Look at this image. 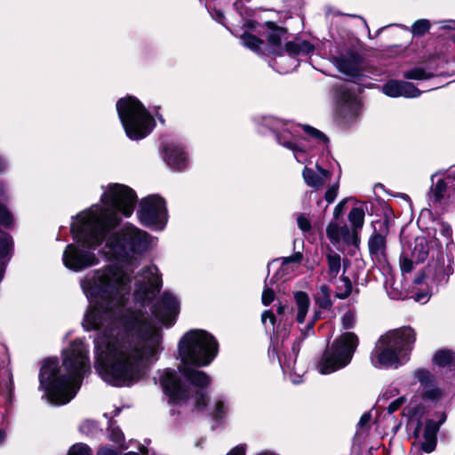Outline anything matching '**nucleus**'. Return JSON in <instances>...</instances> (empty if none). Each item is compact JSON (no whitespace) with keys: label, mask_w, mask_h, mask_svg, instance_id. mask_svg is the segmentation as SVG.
Masks as SVG:
<instances>
[{"label":"nucleus","mask_w":455,"mask_h":455,"mask_svg":"<svg viewBox=\"0 0 455 455\" xmlns=\"http://www.w3.org/2000/svg\"><path fill=\"white\" fill-rule=\"evenodd\" d=\"M90 372L89 347L82 339H76L62 350L61 365L56 359L42 363L40 388L50 403L63 405L75 397L82 379Z\"/></svg>","instance_id":"3"},{"label":"nucleus","mask_w":455,"mask_h":455,"mask_svg":"<svg viewBox=\"0 0 455 455\" xmlns=\"http://www.w3.org/2000/svg\"><path fill=\"white\" fill-rule=\"evenodd\" d=\"M116 109L126 135L131 140H141L152 132L155 121L136 98L119 100Z\"/></svg>","instance_id":"6"},{"label":"nucleus","mask_w":455,"mask_h":455,"mask_svg":"<svg viewBox=\"0 0 455 455\" xmlns=\"http://www.w3.org/2000/svg\"><path fill=\"white\" fill-rule=\"evenodd\" d=\"M12 217L9 211L2 204H0V224L8 226L12 223Z\"/></svg>","instance_id":"41"},{"label":"nucleus","mask_w":455,"mask_h":455,"mask_svg":"<svg viewBox=\"0 0 455 455\" xmlns=\"http://www.w3.org/2000/svg\"><path fill=\"white\" fill-rule=\"evenodd\" d=\"M336 97L339 101L344 105L354 108L358 105L356 96L347 87H340L337 90Z\"/></svg>","instance_id":"26"},{"label":"nucleus","mask_w":455,"mask_h":455,"mask_svg":"<svg viewBox=\"0 0 455 455\" xmlns=\"http://www.w3.org/2000/svg\"><path fill=\"white\" fill-rule=\"evenodd\" d=\"M0 391H2V387L0 386Z\"/></svg>","instance_id":"62"},{"label":"nucleus","mask_w":455,"mask_h":455,"mask_svg":"<svg viewBox=\"0 0 455 455\" xmlns=\"http://www.w3.org/2000/svg\"><path fill=\"white\" fill-rule=\"evenodd\" d=\"M404 77L407 79H415V80H425L430 77L428 74L422 68H414L410 71H407L404 74Z\"/></svg>","instance_id":"34"},{"label":"nucleus","mask_w":455,"mask_h":455,"mask_svg":"<svg viewBox=\"0 0 455 455\" xmlns=\"http://www.w3.org/2000/svg\"><path fill=\"white\" fill-rule=\"evenodd\" d=\"M138 218L142 225L162 230L168 220L164 199L158 195H150L143 198L140 204Z\"/></svg>","instance_id":"9"},{"label":"nucleus","mask_w":455,"mask_h":455,"mask_svg":"<svg viewBox=\"0 0 455 455\" xmlns=\"http://www.w3.org/2000/svg\"><path fill=\"white\" fill-rule=\"evenodd\" d=\"M339 187V182H335L331 186H330L326 190L324 199L327 201L328 204H331L336 199Z\"/></svg>","instance_id":"38"},{"label":"nucleus","mask_w":455,"mask_h":455,"mask_svg":"<svg viewBox=\"0 0 455 455\" xmlns=\"http://www.w3.org/2000/svg\"><path fill=\"white\" fill-rule=\"evenodd\" d=\"M365 212L362 207H354L348 213V220L352 226L353 232L360 230L364 223Z\"/></svg>","instance_id":"24"},{"label":"nucleus","mask_w":455,"mask_h":455,"mask_svg":"<svg viewBox=\"0 0 455 455\" xmlns=\"http://www.w3.org/2000/svg\"><path fill=\"white\" fill-rule=\"evenodd\" d=\"M331 283L336 285V297L346 299L352 292V283L348 277L342 275L340 278L333 280Z\"/></svg>","instance_id":"22"},{"label":"nucleus","mask_w":455,"mask_h":455,"mask_svg":"<svg viewBox=\"0 0 455 455\" xmlns=\"http://www.w3.org/2000/svg\"><path fill=\"white\" fill-rule=\"evenodd\" d=\"M382 92L389 97L415 98L420 95V91L411 83L389 81L382 86Z\"/></svg>","instance_id":"12"},{"label":"nucleus","mask_w":455,"mask_h":455,"mask_svg":"<svg viewBox=\"0 0 455 455\" xmlns=\"http://www.w3.org/2000/svg\"><path fill=\"white\" fill-rule=\"evenodd\" d=\"M331 291L329 286L323 284L320 287L319 292L316 297V303L321 308H330L332 305L331 301Z\"/></svg>","instance_id":"27"},{"label":"nucleus","mask_w":455,"mask_h":455,"mask_svg":"<svg viewBox=\"0 0 455 455\" xmlns=\"http://www.w3.org/2000/svg\"><path fill=\"white\" fill-rule=\"evenodd\" d=\"M267 319L269 320L270 326L274 327L275 323V315L273 314V312L270 310H265L262 313L261 321L265 326L267 325Z\"/></svg>","instance_id":"44"},{"label":"nucleus","mask_w":455,"mask_h":455,"mask_svg":"<svg viewBox=\"0 0 455 455\" xmlns=\"http://www.w3.org/2000/svg\"><path fill=\"white\" fill-rule=\"evenodd\" d=\"M5 434L3 430L0 429V443L4 440Z\"/></svg>","instance_id":"59"},{"label":"nucleus","mask_w":455,"mask_h":455,"mask_svg":"<svg viewBox=\"0 0 455 455\" xmlns=\"http://www.w3.org/2000/svg\"><path fill=\"white\" fill-rule=\"evenodd\" d=\"M95 427V426H94V423H92V422H91V421H86V422H84V423L80 427V429H81V431L84 432V431H85V430H84V428H85V427Z\"/></svg>","instance_id":"55"},{"label":"nucleus","mask_w":455,"mask_h":455,"mask_svg":"<svg viewBox=\"0 0 455 455\" xmlns=\"http://www.w3.org/2000/svg\"><path fill=\"white\" fill-rule=\"evenodd\" d=\"M446 188V184L443 180H438L432 191L435 201H440L443 196V192Z\"/></svg>","instance_id":"42"},{"label":"nucleus","mask_w":455,"mask_h":455,"mask_svg":"<svg viewBox=\"0 0 455 455\" xmlns=\"http://www.w3.org/2000/svg\"><path fill=\"white\" fill-rule=\"evenodd\" d=\"M426 299H427V295L426 294H421V295H417L416 298H415V300L422 301V300H425Z\"/></svg>","instance_id":"58"},{"label":"nucleus","mask_w":455,"mask_h":455,"mask_svg":"<svg viewBox=\"0 0 455 455\" xmlns=\"http://www.w3.org/2000/svg\"><path fill=\"white\" fill-rule=\"evenodd\" d=\"M280 363H281L282 367H287L288 369H291L293 366L294 362L289 361L287 363H282V361L280 360Z\"/></svg>","instance_id":"56"},{"label":"nucleus","mask_w":455,"mask_h":455,"mask_svg":"<svg viewBox=\"0 0 455 455\" xmlns=\"http://www.w3.org/2000/svg\"><path fill=\"white\" fill-rule=\"evenodd\" d=\"M304 131L309 135L311 136L313 139H315L316 140H319L323 143H326L327 142V138L326 136L321 132L320 131L311 127V126H308V125H305L303 127Z\"/></svg>","instance_id":"37"},{"label":"nucleus","mask_w":455,"mask_h":455,"mask_svg":"<svg viewBox=\"0 0 455 455\" xmlns=\"http://www.w3.org/2000/svg\"><path fill=\"white\" fill-rule=\"evenodd\" d=\"M241 41L245 47L254 52H259L264 44L262 40L249 33H244L241 36Z\"/></svg>","instance_id":"29"},{"label":"nucleus","mask_w":455,"mask_h":455,"mask_svg":"<svg viewBox=\"0 0 455 455\" xmlns=\"http://www.w3.org/2000/svg\"><path fill=\"white\" fill-rule=\"evenodd\" d=\"M415 282H416V283H419V282H420V280H419V279H416V280H415Z\"/></svg>","instance_id":"61"},{"label":"nucleus","mask_w":455,"mask_h":455,"mask_svg":"<svg viewBox=\"0 0 455 455\" xmlns=\"http://www.w3.org/2000/svg\"><path fill=\"white\" fill-rule=\"evenodd\" d=\"M212 16L220 23H223L224 20V14L220 10H214L211 12Z\"/></svg>","instance_id":"50"},{"label":"nucleus","mask_w":455,"mask_h":455,"mask_svg":"<svg viewBox=\"0 0 455 455\" xmlns=\"http://www.w3.org/2000/svg\"><path fill=\"white\" fill-rule=\"evenodd\" d=\"M359 339L354 332L347 331L339 335L329 346L321 360L317 369L321 374H330L348 365L358 347Z\"/></svg>","instance_id":"7"},{"label":"nucleus","mask_w":455,"mask_h":455,"mask_svg":"<svg viewBox=\"0 0 455 455\" xmlns=\"http://www.w3.org/2000/svg\"><path fill=\"white\" fill-rule=\"evenodd\" d=\"M314 50L313 45L307 41L289 42L285 44V51L290 55H299L302 53H309Z\"/></svg>","instance_id":"21"},{"label":"nucleus","mask_w":455,"mask_h":455,"mask_svg":"<svg viewBox=\"0 0 455 455\" xmlns=\"http://www.w3.org/2000/svg\"><path fill=\"white\" fill-rule=\"evenodd\" d=\"M435 427L433 426L432 423H428L426 426L425 431H424V437L425 441L421 444V448L424 451L429 453L433 451L436 445V439H435Z\"/></svg>","instance_id":"23"},{"label":"nucleus","mask_w":455,"mask_h":455,"mask_svg":"<svg viewBox=\"0 0 455 455\" xmlns=\"http://www.w3.org/2000/svg\"><path fill=\"white\" fill-rule=\"evenodd\" d=\"M342 326L344 329L348 330L354 327L355 323V315L353 312H347L341 319Z\"/></svg>","instance_id":"39"},{"label":"nucleus","mask_w":455,"mask_h":455,"mask_svg":"<svg viewBox=\"0 0 455 455\" xmlns=\"http://www.w3.org/2000/svg\"><path fill=\"white\" fill-rule=\"evenodd\" d=\"M143 277L147 280V285L151 292L159 291L162 286V280L156 266L148 267L143 272Z\"/></svg>","instance_id":"18"},{"label":"nucleus","mask_w":455,"mask_h":455,"mask_svg":"<svg viewBox=\"0 0 455 455\" xmlns=\"http://www.w3.org/2000/svg\"><path fill=\"white\" fill-rule=\"evenodd\" d=\"M416 340L411 327H403L387 332L378 340L371 354V362L377 368H396L405 361Z\"/></svg>","instance_id":"5"},{"label":"nucleus","mask_w":455,"mask_h":455,"mask_svg":"<svg viewBox=\"0 0 455 455\" xmlns=\"http://www.w3.org/2000/svg\"><path fill=\"white\" fill-rule=\"evenodd\" d=\"M229 405L227 400L220 397L216 399L212 411V416L215 419H223L228 412Z\"/></svg>","instance_id":"28"},{"label":"nucleus","mask_w":455,"mask_h":455,"mask_svg":"<svg viewBox=\"0 0 455 455\" xmlns=\"http://www.w3.org/2000/svg\"><path fill=\"white\" fill-rule=\"evenodd\" d=\"M400 267L403 274L411 273L413 269V260L405 255L400 257Z\"/></svg>","instance_id":"40"},{"label":"nucleus","mask_w":455,"mask_h":455,"mask_svg":"<svg viewBox=\"0 0 455 455\" xmlns=\"http://www.w3.org/2000/svg\"><path fill=\"white\" fill-rule=\"evenodd\" d=\"M340 256L339 254L331 251L327 254V262H328V280L330 283H332L333 280H336L338 274L340 270Z\"/></svg>","instance_id":"20"},{"label":"nucleus","mask_w":455,"mask_h":455,"mask_svg":"<svg viewBox=\"0 0 455 455\" xmlns=\"http://www.w3.org/2000/svg\"><path fill=\"white\" fill-rule=\"evenodd\" d=\"M317 172L313 169L305 167L302 172L306 184L315 189L322 188L331 180V173L316 164Z\"/></svg>","instance_id":"14"},{"label":"nucleus","mask_w":455,"mask_h":455,"mask_svg":"<svg viewBox=\"0 0 455 455\" xmlns=\"http://www.w3.org/2000/svg\"><path fill=\"white\" fill-rule=\"evenodd\" d=\"M453 41L455 42V37H454Z\"/></svg>","instance_id":"63"},{"label":"nucleus","mask_w":455,"mask_h":455,"mask_svg":"<svg viewBox=\"0 0 455 455\" xmlns=\"http://www.w3.org/2000/svg\"><path fill=\"white\" fill-rule=\"evenodd\" d=\"M294 299L297 307V322L299 323H303L310 305L309 297L304 291H297L294 294Z\"/></svg>","instance_id":"17"},{"label":"nucleus","mask_w":455,"mask_h":455,"mask_svg":"<svg viewBox=\"0 0 455 455\" xmlns=\"http://www.w3.org/2000/svg\"><path fill=\"white\" fill-rule=\"evenodd\" d=\"M370 253L374 257H381L384 255L386 249V237L381 234H374L368 242Z\"/></svg>","instance_id":"19"},{"label":"nucleus","mask_w":455,"mask_h":455,"mask_svg":"<svg viewBox=\"0 0 455 455\" xmlns=\"http://www.w3.org/2000/svg\"><path fill=\"white\" fill-rule=\"evenodd\" d=\"M405 399L404 397H399L393 401L387 407V411L389 413H392L395 411H397L401 405L404 403Z\"/></svg>","instance_id":"46"},{"label":"nucleus","mask_w":455,"mask_h":455,"mask_svg":"<svg viewBox=\"0 0 455 455\" xmlns=\"http://www.w3.org/2000/svg\"><path fill=\"white\" fill-rule=\"evenodd\" d=\"M319 319V315L317 313L315 314V316H314V319H313V322L311 323V327L313 326L314 323Z\"/></svg>","instance_id":"60"},{"label":"nucleus","mask_w":455,"mask_h":455,"mask_svg":"<svg viewBox=\"0 0 455 455\" xmlns=\"http://www.w3.org/2000/svg\"><path fill=\"white\" fill-rule=\"evenodd\" d=\"M68 455H92V451L86 444L79 443L69 449Z\"/></svg>","instance_id":"35"},{"label":"nucleus","mask_w":455,"mask_h":455,"mask_svg":"<svg viewBox=\"0 0 455 455\" xmlns=\"http://www.w3.org/2000/svg\"><path fill=\"white\" fill-rule=\"evenodd\" d=\"M430 28V22L427 20H419L411 27V33L414 36H422Z\"/></svg>","instance_id":"30"},{"label":"nucleus","mask_w":455,"mask_h":455,"mask_svg":"<svg viewBox=\"0 0 455 455\" xmlns=\"http://www.w3.org/2000/svg\"><path fill=\"white\" fill-rule=\"evenodd\" d=\"M160 383L164 394L169 397L170 403L182 404L191 400L198 410L204 409L206 406V393L202 389H198L195 391L193 395L189 396L190 391L182 387L180 379L174 371L164 370L161 374Z\"/></svg>","instance_id":"8"},{"label":"nucleus","mask_w":455,"mask_h":455,"mask_svg":"<svg viewBox=\"0 0 455 455\" xmlns=\"http://www.w3.org/2000/svg\"><path fill=\"white\" fill-rule=\"evenodd\" d=\"M361 57L355 52H348L335 60L338 69L349 76H356L360 72Z\"/></svg>","instance_id":"13"},{"label":"nucleus","mask_w":455,"mask_h":455,"mask_svg":"<svg viewBox=\"0 0 455 455\" xmlns=\"http://www.w3.org/2000/svg\"><path fill=\"white\" fill-rule=\"evenodd\" d=\"M272 130L276 134L277 142L283 147L291 150L295 159L299 163L305 164L304 151L294 141L296 136L291 131V125L276 119L273 121Z\"/></svg>","instance_id":"10"},{"label":"nucleus","mask_w":455,"mask_h":455,"mask_svg":"<svg viewBox=\"0 0 455 455\" xmlns=\"http://www.w3.org/2000/svg\"><path fill=\"white\" fill-rule=\"evenodd\" d=\"M217 354L218 343L212 335L203 330H191L179 342V355L183 363L179 369L195 387H204L209 385L210 378L204 371L187 365L206 366Z\"/></svg>","instance_id":"4"},{"label":"nucleus","mask_w":455,"mask_h":455,"mask_svg":"<svg viewBox=\"0 0 455 455\" xmlns=\"http://www.w3.org/2000/svg\"><path fill=\"white\" fill-rule=\"evenodd\" d=\"M4 373L7 376V382L5 383V389L6 390H11V387H12L11 374L7 371H5Z\"/></svg>","instance_id":"54"},{"label":"nucleus","mask_w":455,"mask_h":455,"mask_svg":"<svg viewBox=\"0 0 455 455\" xmlns=\"http://www.w3.org/2000/svg\"><path fill=\"white\" fill-rule=\"evenodd\" d=\"M346 204H347V200L343 199L335 206L334 211H333V216L335 219L339 218V216L343 213Z\"/></svg>","instance_id":"47"},{"label":"nucleus","mask_w":455,"mask_h":455,"mask_svg":"<svg viewBox=\"0 0 455 455\" xmlns=\"http://www.w3.org/2000/svg\"><path fill=\"white\" fill-rule=\"evenodd\" d=\"M287 310H288V306L286 304H282V303H280L276 308L277 314L279 315H283Z\"/></svg>","instance_id":"52"},{"label":"nucleus","mask_w":455,"mask_h":455,"mask_svg":"<svg viewBox=\"0 0 455 455\" xmlns=\"http://www.w3.org/2000/svg\"><path fill=\"white\" fill-rule=\"evenodd\" d=\"M165 161L167 164L173 170H183L188 164L187 156L184 151L176 146L166 148Z\"/></svg>","instance_id":"15"},{"label":"nucleus","mask_w":455,"mask_h":455,"mask_svg":"<svg viewBox=\"0 0 455 455\" xmlns=\"http://www.w3.org/2000/svg\"><path fill=\"white\" fill-rule=\"evenodd\" d=\"M103 188L102 206L92 205L80 212L71 224L76 243L66 247L62 260L65 267L73 271H81L98 263L95 254L84 248L100 247V251L108 259L133 264L151 244L149 235L132 225H126L117 234L108 236L109 229L116 227L122 217L132 214L137 196L132 188L123 184H109Z\"/></svg>","instance_id":"2"},{"label":"nucleus","mask_w":455,"mask_h":455,"mask_svg":"<svg viewBox=\"0 0 455 455\" xmlns=\"http://www.w3.org/2000/svg\"><path fill=\"white\" fill-rule=\"evenodd\" d=\"M285 34V31L283 28H274L268 34L267 39L269 44L274 47H280L282 37Z\"/></svg>","instance_id":"31"},{"label":"nucleus","mask_w":455,"mask_h":455,"mask_svg":"<svg viewBox=\"0 0 455 455\" xmlns=\"http://www.w3.org/2000/svg\"><path fill=\"white\" fill-rule=\"evenodd\" d=\"M428 251L426 245L420 242L417 243L413 251L412 257L417 259L418 262H422L427 258Z\"/></svg>","instance_id":"32"},{"label":"nucleus","mask_w":455,"mask_h":455,"mask_svg":"<svg viewBox=\"0 0 455 455\" xmlns=\"http://www.w3.org/2000/svg\"><path fill=\"white\" fill-rule=\"evenodd\" d=\"M130 283V277L116 267L89 272L80 280L90 301L83 326L100 331L94 341L95 369L105 382L116 387L138 381L157 360L163 349L159 324L172 325L180 308L176 297L164 292L153 307L156 323L127 307Z\"/></svg>","instance_id":"1"},{"label":"nucleus","mask_w":455,"mask_h":455,"mask_svg":"<svg viewBox=\"0 0 455 455\" xmlns=\"http://www.w3.org/2000/svg\"><path fill=\"white\" fill-rule=\"evenodd\" d=\"M326 235L332 243H339L341 239L346 243H350L351 239L354 238L347 226L339 227L335 222H331L327 226Z\"/></svg>","instance_id":"16"},{"label":"nucleus","mask_w":455,"mask_h":455,"mask_svg":"<svg viewBox=\"0 0 455 455\" xmlns=\"http://www.w3.org/2000/svg\"><path fill=\"white\" fill-rule=\"evenodd\" d=\"M7 167V164L4 158L0 156V172L4 171Z\"/></svg>","instance_id":"57"},{"label":"nucleus","mask_w":455,"mask_h":455,"mask_svg":"<svg viewBox=\"0 0 455 455\" xmlns=\"http://www.w3.org/2000/svg\"><path fill=\"white\" fill-rule=\"evenodd\" d=\"M442 233L443 234L444 236H446L447 238H450L451 235V230L450 227L443 226Z\"/></svg>","instance_id":"53"},{"label":"nucleus","mask_w":455,"mask_h":455,"mask_svg":"<svg viewBox=\"0 0 455 455\" xmlns=\"http://www.w3.org/2000/svg\"><path fill=\"white\" fill-rule=\"evenodd\" d=\"M227 455H245V447L243 445H238Z\"/></svg>","instance_id":"49"},{"label":"nucleus","mask_w":455,"mask_h":455,"mask_svg":"<svg viewBox=\"0 0 455 455\" xmlns=\"http://www.w3.org/2000/svg\"><path fill=\"white\" fill-rule=\"evenodd\" d=\"M434 363L440 367L455 366V354L450 350H440L434 356Z\"/></svg>","instance_id":"25"},{"label":"nucleus","mask_w":455,"mask_h":455,"mask_svg":"<svg viewBox=\"0 0 455 455\" xmlns=\"http://www.w3.org/2000/svg\"><path fill=\"white\" fill-rule=\"evenodd\" d=\"M98 455H116V453L114 450L104 447L98 451Z\"/></svg>","instance_id":"51"},{"label":"nucleus","mask_w":455,"mask_h":455,"mask_svg":"<svg viewBox=\"0 0 455 455\" xmlns=\"http://www.w3.org/2000/svg\"><path fill=\"white\" fill-rule=\"evenodd\" d=\"M371 419V415L370 412H366V413L363 414L358 422V427L360 428H364V427H368Z\"/></svg>","instance_id":"48"},{"label":"nucleus","mask_w":455,"mask_h":455,"mask_svg":"<svg viewBox=\"0 0 455 455\" xmlns=\"http://www.w3.org/2000/svg\"><path fill=\"white\" fill-rule=\"evenodd\" d=\"M302 260V254L300 252H296L291 256L285 257L283 259V266H286L290 263H300Z\"/></svg>","instance_id":"45"},{"label":"nucleus","mask_w":455,"mask_h":455,"mask_svg":"<svg viewBox=\"0 0 455 455\" xmlns=\"http://www.w3.org/2000/svg\"><path fill=\"white\" fill-rule=\"evenodd\" d=\"M414 377L420 383L421 395L424 399L437 401L443 396V391L437 387L430 371L418 369L414 371Z\"/></svg>","instance_id":"11"},{"label":"nucleus","mask_w":455,"mask_h":455,"mask_svg":"<svg viewBox=\"0 0 455 455\" xmlns=\"http://www.w3.org/2000/svg\"><path fill=\"white\" fill-rule=\"evenodd\" d=\"M297 225L303 233L309 232L312 229L311 220L303 213L297 215Z\"/></svg>","instance_id":"33"},{"label":"nucleus","mask_w":455,"mask_h":455,"mask_svg":"<svg viewBox=\"0 0 455 455\" xmlns=\"http://www.w3.org/2000/svg\"><path fill=\"white\" fill-rule=\"evenodd\" d=\"M275 299V292L272 289L266 286L262 292V303L265 306H268Z\"/></svg>","instance_id":"43"},{"label":"nucleus","mask_w":455,"mask_h":455,"mask_svg":"<svg viewBox=\"0 0 455 455\" xmlns=\"http://www.w3.org/2000/svg\"><path fill=\"white\" fill-rule=\"evenodd\" d=\"M108 432H109L110 440L120 444L122 446V448H124L122 443L124 440V434L122 433V431L116 427L110 426Z\"/></svg>","instance_id":"36"}]
</instances>
